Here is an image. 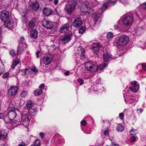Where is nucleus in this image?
I'll use <instances>...</instances> for the list:
<instances>
[{
	"instance_id": "nucleus-1",
	"label": "nucleus",
	"mask_w": 146,
	"mask_h": 146,
	"mask_svg": "<svg viewBox=\"0 0 146 146\" xmlns=\"http://www.w3.org/2000/svg\"><path fill=\"white\" fill-rule=\"evenodd\" d=\"M88 4L89 3L88 2L82 3L81 6V10L82 12L87 13V14L92 15V16L94 17V20L96 23L97 22L100 23L101 21L100 16L104 10H102L101 8L99 9L98 11L96 12L94 11V9L90 8V6H89Z\"/></svg>"
},
{
	"instance_id": "nucleus-2",
	"label": "nucleus",
	"mask_w": 146,
	"mask_h": 146,
	"mask_svg": "<svg viewBox=\"0 0 146 146\" xmlns=\"http://www.w3.org/2000/svg\"><path fill=\"white\" fill-rule=\"evenodd\" d=\"M133 21V17L129 15L124 16L121 18L122 27L123 31H127L129 27L131 26Z\"/></svg>"
},
{
	"instance_id": "nucleus-3",
	"label": "nucleus",
	"mask_w": 146,
	"mask_h": 146,
	"mask_svg": "<svg viewBox=\"0 0 146 146\" xmlns=\"http://www.w3.org/2000/svg\"><path fill=\"white\" fill-rule=\"evenodd\" d=\"M129 41L128 37L125 35L119 37L117 41L118 44L122 46H124L126 45Z\"/></svg>"
},
{
	"instance_id": "nucleus-4",
	"label": "nucleus",
	"mask_w": 146,
	"mask_h": 146,
	"mask_svg": "<svg viewBox=\"0 0 146 146\" xmlns=\"http://www.w3.org/2000/svg\"><path fill=\"white\" fill-rule=\"evenodd\" d=\"M76 2L74 1H72L69 2L65 7V10L68 13L70 14L74 10Z\"/></svg>"
},
{
	"instance_id": "nucleus-5",
	"label": "nucleus",
	"mask_w": 146,
	"mask_h": 146,
	"mask_svg": "<svg viewBox=\"0 0 146 146\" xmlns=\"http://www.w3.org/2000/svg\"><path fill=\"white\" fill-rule=\"evenodd\" d=\"M85 66L86 69L91 72L96 71L98 68L97 66L94 64L93 62L92 61L86 62Z\"/></svg>"
},
{
	"instance_id": "nucleus-6",
	"label": "nucleus",
	"mask_w": 146,
	"mask_h": 146,
	"mask_svg": "<svg viewBox=\"0 0 146 146\" xmlns=\"http://www.w3.org/2000/svg\"><path fill=\"white\" fill-rule=\"evenodd\" d=\"M85 51L83 48L80 47L77 49L75 55L77 58H80L82 60H84L85 58Z\"/></svg>"
},
{
	"instance_id": "nucleus-7",
	"label": "nucleus",
	"mask_w": 146,
	"mask_h": 146,
	"mask_svg": "<svg viewBox=\"0 0 146 146\" xmlns=\"http://www.w3.org/2000/svg\"><path fill=\"white\" fill-rule=\"evenodd\" d=\"M0 19L3 22L8 21L9 19V14L8 11L4 10L0 13Z\"/></svg>"
},
{
	"instance_id": "nucleus-8",
	"label": "nucleus",
	"mask_w": 146,
	"mask_h": 146,
	"mask_svg": "<svg viewBox=\"0 0 146 146\" xmlns=\"http://www.w3.org/2000/svg\"><path fill=\"white\" fill-rule=\"evenodd\" d=\"M18 88L17 86H11L8 90L7 95L9 96H15L18 92Z\"/></svg>"
},
{
	"instance_id": "nucleus-9",
	"label": "nucleus",
	"mask_w": 146,
	"mask_h": 146,
	"mask_svg": "<svg viewBox=\"0 0 146 146\" xmlns=\"http://www.w3.org/2000/svg\"><path fill=\"white\" fill-rule=\"evenodd\" d=\"M102 47V46L98 43H94L92 45V48L94 54H98L99 50Z\"/></svg>"
},
{
	"instance_id": "nucleus-10",
	"label": "nucleus",
	"mask_w": 146,
	"mask_h": 146,
	"mask_svg": "<svg viewBox=\"0 0 146 146\" xmlns=\"http://www.w3.org/2000/svg\"><path fill=\"white\" fill-rule=\"evenodd\" d=\"M42 1H31L32 4L31 6V8L34 11L38 10L39 7V3H42Z\"/></svg>"
},
{
	"instance_id": "nucleus-11",
	"label": "nucleus",
	"mask_w": 146,
	"mask_h": 146,
	"mask_svg": "<svg viewBox=\"0 0 146 146\" xmlns=\"http://www.w3.org/2000/svg\"><path fill=\"white\" fill-rule=\"evenodd\" d=\"M118 0H109L105 2L102 7V10H105L107 8L109 4L110 5H113L116 4V2Z\"/></svg>"
},
{
	"instance_id": "nucleus-12",
	"label": "nucleus",
	"mask_w": 146,
	"mask_h": 146,
	"mask_svg": "<svg viewBox=\"0 0 146 146\" xmlns=\"http://www.w3.org/2000/svg\"><path fill=\"white\" fill-rule=\"evenodd\" d=\"M27 47V45L26 44L23 43H20L17 51V55L20 54L22 52L25 50Z\"/></svg>"
},
{
	"instance_id": "nucleus-13",
	"label": "nucleus",
	"mask_w": 146,
	"mask_h": 146,
	"mask_svg": "<svg viewBox=\"0 0 146 146\" xmlns=\"http://www.w3.org/2000/svg\"><path fill=\"white\" fill-rule=\"evenodd\" d=\"M137 83L136 81H134L131 82L133 86L129 87V88L130 90H131V91L133 92L137 91L139 89V86L137 84Z\"/></svg>"
},
{
	"instance_id": "nucleus-14",
	"label": "nucleus",
	"mask_w": 146,
	"mask_h": 146,
	"mask_svg": "<svg viewBox=\"0 0 146 146\" xmlns=\"http://www.w3.org/2000/svg\"><path fill=\"white\" fill-rule=\"evenodd\" d=\"M70 24L69 23H67L62 26L60 29V32L61 33H65L68 32L69 30Z\"/></svg>"
},
{
	"instance_id": "nucleus-15",
	"label": "nucleus",
	"mask_w": 146,
	"mask_h": 146,
	"mask_svg": "<svg viewBox=\"0 0 146 146\" xmlns=\"http://www.w3.org/2000/svg\"><path fill=\"white\" fill-rule=\"evenodd\" d=\"M42 25L44 27L48 29H51L54 27V25L52 22L46 20L43 21Z\"/></svg>"
},
{
	"instance_id": "nucleus-16",
	"label": "nucleus",
	"mask_w": 146,
	"mask_h": 146,
	"mask_svg": "<svg viewBox=\"0 0 146 146\" xmlns=\"http://www.w3.org/2000/svg\"><path fill=\"white\" fill-rule=\"evenodd\" d=\"M72 36V34H71L67 35L61 38V41L63 44H66L70 40Z\"/></svg>"
},
{
	"instance_id": "nucleus-17",
	"label": "nucleus",
	"mask_w": 146,
	"mask_h": 146,
	"mask_svg": "<svg viewBox=\"0 0 146 146\" xmlns=\"http://www.w3.org/2000/svg\"><path fill=\"white\" fill-rule=\"evenodd\" d=\"M82 20L80 18H78L74 20L72 23L73 25L76 27H79L82 24Z\"/></svg>"
},
{
	"instance_id": "nucleus-18",
	"label": "nucleus",
	"mask_w": 146,
	"mask_h": 146,
	"mask_svg": "<svg viewBox=\"0 0 146 146\" xmlns=\"http://www.w3.org/2000/svg\"><path fill=\"white\" fill-rule=\"evenodd\" d=\"M8 115L9 118L13 121L16 117L17 113L15 110H11L9 111L8 113Z\"/></svg>"
},
{
	"instance_id": "nucleus-19",
	"label": "nucleus",
	"mask_w": 146,
	"mask_h": 146,
	"mask_svg": "<svg viewBox=\"0 0 146 146\" xmlns=\"http://www.w3.org/2000/svg\"><path fill=\"white\" fill-rule=\"evenodd\" d=\"M42 58V60L43 61L44 64L45 65L49 64L52 60V58L48 56H46Z\"/></svg>"
},
{
	"instance_id": "nucleus-20",
	"label": "nucleus",
	"mask_w": 146,
	"mask_h": 146,
	"mask_svg": "<svg viewBox=\"0 0 146 146\" xmlns=\"http://www.w3.org/2000/svg\"><path fill=\"white\" fill-rule=\"evenodd\" d=\"M37 23V19H33L29 23V27L31 29H33Z\"/></svg>"
},
{
	"instance_id": "nucleus-21",
	"label": "nucleus",
	"mask_w": 146,
	"mask_h": 146,
	"mask_svg": "<svg viewBox=\"0 0 146 146\" xmlns=\"http://www.w3.org/2000/svg\"><path fill=\"white\" fill-rule=\"evenodd\" d=\"M43 12L45 15L48 16L52 13V11L50 8L45 7L43 10Z\"/></svg>"
},
{
	"instance_id": "nucleus-22",
	"label": "nucleus",
	"mask_w": 146,
	"mask_h": 146,
	"mask_svg": "<svg viewBox=\"0 0 146 146\" xmlns=\"http://www.w3.org/2000/svg\"><path fill=\"white\" fill-rule=\"evenodd\" d=\"M112 58L111 56L108 53H104L103 56V59L104 61L105 62H107Z\"/></svg>"
},
{
	"instance_id": "nucleus-23",
	"label": "nucleus",
	"mask_w": 146,
	"mask_h": 146,
	"mask_svg": "<svg viewBox=\"0 0 146 146\" xmlns=\"http://www.w3.org/2000/svg\"><path fill=\"white\" fill-rule=\"evenodd\" d=\"M38 31L36 30H33L30 32V36L31 38L35 39L38 37Z\"/></svg>"
},
{
	"instance_id": "nucleus-24",
	"label": "nucleus",
	"mask_w": 146,
	"mask_h": 146,
	"mask_svg": "<svg viewBox=\"0 0 146 146\" xmlns=\"http://www.w3.org/2000/svg\"><path fill=\"white\" fill-rule=\"evenodd\" d=\"M134 32L137 36L140 35L143 32V29L141 27H138L135 29L134 30Z\"/></svg>"
},
{
	"instance_id": "nucleus-25",
	"label": "nucleus",
	"mask_w": 146,
	"mask_h": 146,
	"mask_svg": "<svg viewBox=\"0 0 146 146\" xmlns=\"http://www.w3.org/2000/svg\"><path fill=\"white\" fill-rule=\"evenodd\" d=\"M22 120L23 121L28 122L29 120V118L27 114L23 113L22 115Z\"/></svg>"
},
{
	"instance_id": "nucleus-26",
	"label": "nucleus",
	"mask_w": 146,
	"mask_h": 146,
	"mask_svg": "<svg viewBox=\"0 0 146 146\" xmlns=\"http://www.w3.org/2000/svg\"><path fill=\"white\" fill-rule=\"evenodd\" d=\"M5 23V26L8 28L12 27L13 25V23L12 20H9L6 22H4Z\"/></svg>"
},
{
	"instance_id": "nucleus-27",
	"label": "nucleus",
	"mask_w": 146,
	"mask_h": 146,
	"mask_svg": "<svg viewBox=\"0 0 146 146\" xmlns=\"http://www.w3.org/2000/svg\"><path fill=\"white\" fill-rule=\"evenodd\" d=\"M7 136V133L4 130H2L0 132V139H4L6 138Z\"/></svg>"
},
{
	"instance_id": "nucleus-28",
	"label": "nucleus",
	"mask_w": 146,
	"mask_h": 146,
	"mask_svg": "<svg viewBox=\"0 0 146 146\" xmlns=\"http://www.w3.org/2000/svg\"><path fill=\"white\" fill-rule=\"evenodd\" d=\"M4 120L7 123L9 124L13 120L9 118L8 114L5 115L4 118Z\"/></svg>"
},
{
	"instance_id": "nucleus-29",
	"label": "nucleus",
	"mask_w": 146,
	"mask_h": 146,
	"mask_svg": "<svg viewBox=\"0 0 146 146\" xmlns=\"http://www.w3.org/2000/svg\"><path fill=\"white\" fill-rule=\"evenodd\" d=\"M98 4V2L96 0H91L90 3V4H88V6L90 5V7H95Z\"/></svg>"
},
{
	"instance_id": "nucleus-30",
	"label": "nucleus",
	"mask_w": 146,
	"mask_h": 146,
	"mask_svg": "<svg viewBox=\"0 0 146 146\" xmlns=\"http://www.w3.org/2000/svg\"><path fill=\"white\" fill-rule=\"evenodd\" d=\"M42 90L41 89H37L34 91V94L36 96L40 95L42 94Z\"/></svg>"
},
{
	"instance_id": "nucleus-31",
	"label": "nucleus",
	"mask_w": 146,
	"mask_h": 146,
	"mask_svg": "<svg viewBox=\"0 0 146 146\" xmlns=\"http://www.w3.org/2000/svg\"><path fill=\"white\" fill-rule=\"evenodd\" d=\"M117 131L119 132H121L124 130V127L121 124L119 125L116 129Z\"/></svg>"
},
{
	"instance_id": "nucleus-32",
	"label": "nucleus",
	"mask_w": 146,
	"mask_h": 146,
	"mask_svg": "<svg viewBox=\"0 0 146 146\" xmlns=\"http://www.w3.org/2000/svg\"><path fill=\"white\" fill-rule=\"evenodd\" d=\"M27 107L28 110L33 108L32 102L31 101H28L27 103Z\"/></svg>"
},
{
	"instance_id": "nucleus-33",
	"label": "nucleus",
	"mask_w": 146,
	"mask_h": 146,
	"mask_svg": "<svg viewBox=\"0 0 146 146\" xmlns=\"http://www.w3.org/2000/svg\"><path fill=\"white\" fill-rule=\"evenodd\" d=\"M40 140L38 139H37L34 141V144L32 145L35 146H40Z\"/></svg>"
},
{
	"instance_id": "nucleus-34",
	"label": "nucleus",
	"mask_w": 146,
	"mask_h": 146,
	"mask_svg": "<svg viewBox=\"0 0 146 146\" xmlns=\"http://www.w3.org/2000/svg\"><path fill=\"white\" fill-rule=\"evenodd\" d=\"M86 31L85 27L84 26H82L79 29V33L81 34H82Z\"/></svg>"
},
{
	"instance_id": "nucleus-35",
	"label": "nucleus",
	"mask_w": 146,
	"mask_h": 146,
	"mask_svg": "<svg viewBox=\"0 0 146 146\" xmlns=\"http://www.w3.org/2000/svg\"><path fill=\"white\" fill-rule=\"evenodd\" d=\"M138 133L137 130L136 129H131L129 131L130 134L131 135H135Z\"/></svg>"
},
{
	"instance_id": "nucleus-36",
	"label": "nucleus",
	"mask_w": 146,
	"mask_h": 146,
	"mask_svg": "<svg viewBox=\"0 0 146 146\" xmlns=\"http://www.w3.org/2000/svg\"><path fill=\"white\" fill-rule=\"evenodd\" d=\"M106 66L107 64L106 63H103L100 65L98 68V69L99 70H102Z\"/></svg>"
},
{
	"instance_id": "nucleus-37",
	"label": "nucleus",
	"mask_w": 146,
	"mask_h": 146,
	"mask_svg": "<svg viewBox=\"0 0 146 146\" xmlns=\"http://www.w3.org/2000/svg\"><path fill=\"white\" fill-rule=\"evenodd\" d=\"M113 33L111 32H109L107 35V38L108 39H111L113 37Z\"/></svg>"
},
{
	"instance_id": "nucleus-38",
	"label": "nucleus",
	"mask_w": 146,
	"mask_h": 146,
	"mask_svg": "<svg viewBox=\"0 0 146 146\" xmlns=\"http://www.w3.org/2000/svg\"><path fill=\"white\" fill-rule=\"evenodd\" d=\"M29 110L30 113H35L36 111V108H34V107H33Z\"/></svg>"
},
{
	"instance_id": "nucleus-39",
	"label": "nucleus",
	"mask_w": 146,
	"mask_h": 146,
	"mask_svg": "<svg viewBox=\"0 0 146 146\" xmlns=\"http://www.w3.org/2000/svg\"><path fill=\"white\" fill-rule=\"evenodd\" d=\"M19 63V61L18 58H16L15 60H13V63L16 66Z\"/></svg>"
},
{
	"instance_id": "nucleus-40",
	"label": "nucleus",
	"mask_w": 146,
	"mask_h": 146,
	"mask_svg": "<svg viewBox=\"0 0 146 146\" xmlns=\"http://www.w3.org/2000/svg\"><path fill=\"white\" fill-rule=\"evenodd\" d=\"M129 101L131 103L134 102L136 101V100L135 99L134 97H130L129 98Z\"/></svg>"
},
{
	"instance_id": "nucleus-41",
	"label": "nucleus",
	"mask_w": 146,
	"mask_h": 146,
	"mask_svg": "<svg viewBox=\"0 0 146 146\" xmlns=\"http://www.w3.org/2000/svg\"><path fill=\"white\" fill-rule=\"evenodd\" d=\"M10 53L11 55L13 56H16V53L13 50H11L10 51Z\"/></svg>"
},
{
	"instance_id": "nucleus-42",
	"label": "nucleus",
	"mask_w": 146,
	"mask_h": 146,
	"mask_svg": "<svg viewBox=\"0 0 146 146\" xmlns=\"http://www.w3.org/2000/svg\"><path fill=\"white\" fill-rule=\"evenodd\" d=\"M27 95V93L26 92H23L21 94V96L22 97L24 98Z\"/></svg>"
},
{
	"instance_id": "nucleus-43",
	"label": "nucleus",
	"mask_w": 146,
	"mask_h": 146,
	"mask_svg": "<svg viewBox=\"0 0 146 146\" xmlns=\"http://www.w3.org/2000/svg\"><path fill=\"white\" fill-rule=\"evenodd\" d=\"M119 117L120 119H123L124 117V113H121L119 114Z\"/></svg>"
},
{
	"instance_id": "nucleus-44",
	"label": "nucleus",
	"mask_w": 146,
	"mask_h": 146,
	"mask_svg": "<svg viewBox=\"0 0 146 146\" xmlns=\"http://www.w3.org/2000/svg\"><path fill=\"white\" fill-rule=\"evenodd\" d=\"M9 74L8 72H7L5 73L3 76V77L4 78H5L9 76Z\"/></svg>"
},
{
	"instance_id": "nucleus-45",
	"label": "nucleus",
	"mask_w": 146,
	"mask_h": 146,
	"mask_svg": "<svg viewBox=\"0 0 146 146\" xmlns=\"http://www.w3.org/2000/svg\"><path fill=\"white\" fill-rule=\"evenodd\" d=\"M130 141L131 142L134 141L135 140V136H132L130 139Z\"/></svg>"
},
{
	"instance_id": "nucleus-46",
	"label": "nucleus",
	"mask_w": 146,
	"mask_h": 146,
	"mask_svg": "<svg viewBox=\"0 0 146 146\" xmlns=\"http://www.w3.org/2000/svg\"><path fill=\"white\" fill-rule=\"evenodd\" d=\"M78 82L79 84L80 85H82L84 83L83 80L80 78L78 79Z\"/></svg>"
},
{
	"instance_id": "nucleus-47",
	"label": "nucleus",
	"mask_w": 146,
	"mask_h": 146,
	"mask_svg": "<svg viewBox=\"0 0 146 146\" xmlns=\"http://www.w3.org/2000/svg\"><path fill=\"white\" fill-rule=\"evenodd\" d=\"M31 70L34 72H38V69L35 67H33L31 68Z\"/></svg>"
},
{
	"instance_id": "nucleus-48",
	"label": "nucleus",
	"mask_w": 146,
	"mask_h": 146,
	"mask_svg": "<svg viewBox=\"0 0 146 146\" xmlns=\"http://www.w3.org/2000/svg\"><path fill=\"white\" fill-rule=\"evenodd\" d=\"M80 123L82 125L84 126L86 125V122L85 120H83L81 121Z\"/></svg>"
},
{
	"instance_id": "nucleus-49",
	"label": "nucleus",
	"mask_w": 146,
	"mask_h": 146,
	"mask_svg": "<svg viewBox=\"0 0 146 146\" xmlns=\"http://www.w3.org/2000/svg\"><path fill=\"white\" fill-rule=\"evenodd\" d=\"M41 53V52L40 50H38L37 51V52L36 53V57L37 58H38L39 57V54H40Z\"/></svg>"
},
{
	"instance_id": "nucleus-50",
	"label": "nucleus",
	"mask_w": 146,
	"mask_h": 146,
	"mask_svg": "<svg viewBox=\"0 0 146 146\" xmlns=\"http://www.w3.org/2000/svg\"><path fill=\"white\" fill-rule=\"evenodd\" d=\"M141 6L142 8L144 9H146V2L143 3L141 5Z\"/></svg>"
},
{
	"instance_id": "nucleus-51",
	"label": "nucleus",
	"mask_w": 146,
	"mask_h": 146,
	"mask_svg": "<svg viewBox=\"0 0 146 146\" xmlns=\"http://www.w3.org/2000/svg\"><path fill=\"white\" fill-rule=\"evenodd\" d=\"M142 67L143 69L146 71V64H143L142 65Z\"/></svg>"
},
{
	"instance_id": "nucleus-52",
	"label": "nucleus",
	"mask_w": 146,
	"mask_h": 146,
	"mask_svg": "<svg viewBox=\"0 0 146 146\" xmlns=\"http://www.w3.org/2000/svg\"><path fill=\"white\" fill-rule=\"evenodd\" d=\"M111 146H119V145L115 143L112 142L111 143Z\"/></svg>"
},
{
	"instance_id": "nucleus-53",
	"label": "nucleus",
	"mask_w": 146,
	"mask_h": 146,
	"mask_svg": "<svg viewBox=\"0 0 146 146\" xmlns=\"http://www.w3.org/2000/svg\"><path fill=\"white\" fill-rule=\"evenodd\" d=\"M45 85L44 84H41L40 86H39V88H40V89H43Z\"/></svg>"
},
{
	"instance_id": "nucleus-54",
	"label": "nucleus",
	"mask_w": 146,
	"mask_h": 146,
	"mask_svg": "<svg viewBox=\"0 0 146 146\" xmlns=\"http://www.w3.org/2000/svg\"><path fill=\"white\" fill-rule=\"evenodd\" d=\"M109 133V131L108 130H107L105 131L104 133V135L106 136H107V135H108Z\"/></svg>"
},
{
	"instance_id": "nucleus-55",
	"label": "nucleus",
	"mask_w": 146,
	"mask_h": 146,
	"mask_svg": "<svg viewBox=\"0 0 146 146\" xmlns=\"http://www.w3.org/2000/svg\"><path fill=\"white\" fill-rule=\"evenodd\" d=\"M40 136L42 138L44 136V133L43 132H40L39 134Z\"/></svg>"
},
{
	"instance_id": "nucleus-56",
	"label": "nucleus",
	"mask_w": 146,
	"mask_h": 146,
	"mask_svg": "<svg viewBox=\"0 0 146 146\" xmlns=\"http://www.w3.org/2000/svg\"><path fill=\"white\" fill-rule=\"evenodd\" d=\"M25 39L24 37L23 36L21 37L20 39V41L22 42H23L24 40Z\"/></svg>"
},
{
	"instance_id": "nucleus-57",
	"label": "nucleus",
	"mask_w": 146,
	"mask_h": 146,
	"mask_svg": "<svg viewBox=\"0 0 146 146\" xmlns=\"http://www.w3.org/2000/svg\"><path fill=\"white\" fill-rule=\"evenodd\" d=\"M25 143L23 142H22L21 143L19 144L18 146H25Z\"/></svg>"
},
{
	"instance_id": "nucleus-58",
	"label": "nucleus",
	"mask_w": 146,
	"mask_h": 146,
	"mask_svg": "<svg viewBox=\"0 0 146 146\" xmlns=\"http://www.w3.org/2000/svg\"><path fill=\"white\" fill-rule=\"evenodd\" d=\"M58 2V0H54V3L55 5H57Z\"/></svg>"
},
{
	"instance_id": "nucleus-59",
	"label": "nucleus",
	"mask_w": 146,
	"mask_h": 146,
	"mask_svg": "<svg viewBox=\"0 0 146 146\" xmlns=\"http://www.w3.org/2000/svg\"><path fill=\"white\" fill-rule=\"evenodd\" d=\"M64 74L66 76H68L69 74V72L67 71L66 72H64Z\"/></svg>"
},
{
	"instance_id": "nucleus-60",
	"label": "nucleus",
	"mask_w": 146,
	"mask_h": 146,
	"mask_svg": "<svg viewBox=\"0 0 146 146\" xmlns=\"http://www.w3.org/2000/svg\"><path fill=\"white\" fill-rule=\"evenodd\" d=\"M137 111H139L140 113H142L143 112V109L139 110V109H137Z\"/></svg>"
},
{
	"instance_id": "nucleus-61",
	"label": "nucleus",
	"mask_w": 146,
	"mask_h": 146,
	"mask_svg": "<svg viewBox=\"0 0 146 146\" xmlns=\"http://www.w3.org/2000/svg\"><path fill=\"white\" fill-rule=\"evenodd\" d=\"M16 66L13 63V64L11 66V68L12 69H13Z\"/></svg>"
},
{
	"instance_id": "nucleus-62",
	"label": "nucleus",
	"mask_w": 146,
	"mask_h": 146,
	"mask_svg": "<svg viewBox=\"0 0 146 146\" xmlns=\"http://www.w3.org/2000/svg\"><path fill=\"white\" fill-rule=\"evenodd\" d=\"M46 2L48 3H50L53 0H45Z\"/></svg>"
},
{
	"instance_id": "nucleus-63",
	"label": "nucleus",
	"mask_w": 146,
	"mask_h": 146,
	"mask_svg": "<svg viewBox=\"0 0 146 146\" xmlns=\"http://www.w3.org/2000/svg\"><path fill=\"white\" fill-rule=\"evenodd\" d=\"M4 114L3 113H0V118H1L3 117Z\"/></svg>"
},
{
	"instance_id": "nucleus-64",
	"label": "nucleus",
	"mask_w": 146,
	"mask_h": 146,
	"mask_svg": "<svg viewBox=\"0 0 146 146\" xmlns=\"http://www.w3.org/2000/svg\"><path fill=\"white\" fill-rule=\"evenodd\" d=\"M114 29H116L118 27V26L116 25H115L114 26Z\"/></svg>"
}]
</instances>
